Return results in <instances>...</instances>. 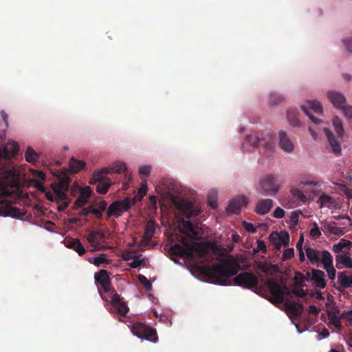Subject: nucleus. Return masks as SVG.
I'll return each mask as SVG.
<instances>
[{
  "mask_svg": "<svg viewBox=\"0 0 352 352\" xmlns=\"http://www.w3.org/2000/svg\"><path fill=\"white\" fill-rule=\"evenodd\" d=\"M340 318L342 319H345L346 322V326L351 327L352 326V310L351 311H345L341 315Z\"/></svg>",
  "mask_w": 352,
  "mask_h": 352,
  "instance_id": "nucleus-48",
  "label": "nucleus"
},
{
  "mask_svg": "<svg viewBox=\"0 0 352 352\" xmlns=\"http://www.w3.org/2000/svg\"><path fill=\"white\" fill-rule=\"evenodd\" d=\"M243 224L246 231L251 233H254L256 231V227L253 223L244 221Z\"/></svg>",
  "mask_w": 352,
  "mask_h": 352,
  "instance_id": "nucleus-59",
  "label": "nucleus"
},
{
  "mask_svg": "<svg viewBox=\"0 0 352 352\" xmlns=\"http://www.w3.org/2000/svg\"><path fill=\"white\" fill-rule=\"evenodd\" d=\"M136 197L133 199L125 197L123 200L116 201L111 203L107 210V217H120L124 212L128 211L135 203Z\"/></svg>",
  "mask_w": 352,
  "mask_h": 352,
  "instance_id": "nucleus-4",
  "label": "nucleus"
},
{
  "mask_svg": "<svg viewBox=\"0 0 352 352\" xmlns=\"http://www.w3.org/2000/svg\"><path fill=\"white\" fill-rule=\"evenodd\" d=\"M15 177V171L9 167L0 168V196L9 193L8 187L12 186Z\"/></svg>",
  "mask_w": 352,
  "mask_h": 352,
  "instance_id": "nucleus-7",
  "label": "nucleus"
},
{
  "mask_svg": "<svg viewBox=\"0 0 352 352\" xmlns=\"http://www.w3.org/2000/svg\"><path fill=\"white\" fill-rule=\"evenodd\" d=\"M273 206V201L271 199L259 200L256 206L255 212L258 214H265L270 212Z\"/></svg>",
  "mask_w": 352,
  "mask_h": 352,
  "instance_id": "nucleus-26",
  "label": "nucleus"
},
{
  "mask_svg": "<svg viewBox=\"0 0 352 352\" xmlns=\"http://www.w3.org/2000/svg\"><path fill=\"white\" fill-rule=\"evenodd\" d=\"M261 192L267 195H275L280 190L277 177L274 175H267L259 182Z\"/></svg>",
  "mask_w": 352,
  "mask_h": 352,
  "instance_id": "nucleus-6",
  "label": "nucleus"
},
{
  "mask_svg": "<svg viewBox=\"0 0 352 352\" xmlns=\"http://www.w3.org/2000/svg\"><path fill=\"white\" fill-rule=\"evenodd\" d=\"M340 109L343 110V113L346 118L348 119L352 118V106H346L344 104L343 107L340 108Z\"/></svg>",
  "mask_w": 352,
  "mask_h": 352,
  "instance_id": "nucleus-56",
  "label": "nucleus"
},
{
  "mask_svg": "<svg viewBox=\"0 0 352 352\" xmlns=\"http://www.w3.org/2000/svg\"><path fill=\"white\" fill-rule=\"evenodd\" d=\"M169 253L173 256L182 257L186 256L187 258H189L188 248L185 245L182 246L179 244H175L171 246L169 250Z\"/></svg>",
  "mask_w": 352,
  "mask_h": 352,
  "instance_id": "nucleus-31",
  "label": "nucleus"
},
{
  "mask_svg": "<svg viewBox=\"0 0 352 352\" xmlns=\"http://www.w3.org/2000/svg\"><path fill=\"white\" fill-rule=\"evenodd\" d=\"M278 146L287 153H292L294 149V145L285 131H278Z\"/></svg>",
  "mask_w": 352,
  "mask_h": 352,
  "instance_id": "nucleus-20",
  "label": "nucleus"
},
{
  "mask_svg": "<svg viewBox=\"0 0 352 352\" xmlns=\"http://www.w3.org/2000/svg\"><path fill=\"white\" fill-rule=\"evenodd\" d=\"M270 241L272 243L274 249L277 251L280 250L281 246H287L289 243V234L286 231L280 232L276 231L270 234Z\"/></svg>",
  "mask_w": 352,
  "mask_h": 352,
  "instance_id": "nucleus-13",
  "label": "nucleus"
},
{
  "mask_svg": "<svg viewBox=\"0 0 352 352\" xmlns=\"http://www.w3.org/2000/svg\"><path fill=\"white\" fill-rule=\"evenodd\" d=\"M339 313V310L336 307L332 308L327 313V316L329 320L338 318V314Z\"/></svg>",
  "mask_w": 352,
  "mask_h": 352,
  "instance_id": "nucleus-60",
  "label": "nucleus"
},
{
  "mask_svg": "<svg viewBox=\"0 0 352 352\" xmlns=\"http://www.w3.org/2000/svg\"><path fill=\"white\" fill-rule=\"evenodd\" d=\"M321 263L323 265V268L327 272L329 278L332 280H334L336 276V270L333 267V256L327 250L322 251Z\"/></svg>",
  "mask_w": 352,
  "mask_h": 352,
  "instance_id": "nucleus-14",
  "label": "nucleus"
},
{
  "mask_svg": "<svg viewBox=\"0 0 352 352\" xmlns=\"http://www.w3.org/2000/svg\"><path fill=\"white\" fill-rule=\"evenodd\" d=\"M291 193L294 198L300 200L302 202H305L308 199L307 197L303 193V192L298 188H293L291 190Z\"/></svg>",
  "mask_w": 352,
  "mask_h": 352,
  "instance_id": "nucleus-43",
  "label": "nucleus"
},
{
  "mask_svg": "<svg viewBox=\"0 0 352 352\" xmlns=\"http://www.w3.org/2000/svg\"><path fill=\"white\" fill-rule=\"evenodd\" d=\"M146 190H147V184H146V181H144L142 183L141 186L138 191V194H139L140 197H138V196H135L136 197L135 201L137 200H141L143 198V197L144 195H146Z\"/></svg>",
  "mask_w": 352,
  "mask_h": 352,
  "instance_id": "nucleus-51",
  "label": "nucleus"
},
{
  "mask_svg": "<svg viewBox=\"0 0 352 352\" xmlns=\"http://www.w3.org/2000/svg\"><path fill=\"white\" fill-rule=\"evenodd\" d=\"M155 232V224L153 221H149L144 229V233L140 242V245L146 246L151 241Z\"/></svg>",
  "mask_w": 352,
  "mask_h": 352,
  "instance_id": "nucleus-22",
  "label": "nucleus"
},
{
  "mask_svg": "<svg viewBox=\"0 0 352 352\" xmlns=\"http://www.w3.org/2000/svg\"><path fill=\"white\" fill-rule=\"evenodd\" d=\"M178 208L187 219L197 217L201 213V209L195 207L192 202L184 200L179 204Z\"/></svg>",
  "mask_w": 352,
  "mask_h": 352,
  "instance_id": "nucleus-16",
  "label": "nucleus"
},
{
  "mask_svg": "<svg viewBox=\"0 0 352 352\" xmlns=\"http://www.w3.org/2000/svg\"><path fill=\"white\" fill-rule=\"evenodd\" d=\"M58 182L52 184V188L58 201H67L69 185L71 182L67 170H58L56 175Z\"/></svg>",
  "mask_w": 352,
  "mask_h": 352,
  "instance_id": "nucleus-3",
  "label": "nucleus"
},
{
  "mask_svg": "<svg viewBox=\"0 0 352 352\" xmlns=\"http://www.w3.org/2000/svg\"><path fill=\"white\" fill-rule=\"evenodd\" d=\"M336 267L340 270L343 267L352 269V258L347 254H337L336 256Z\"/></svg>",
  "mask_w": 352,
  "mask_h": 352,
  "instance_id": "nucleus-30",
  "label": "nucleus"
},
{
  "mask_svg": "<svg viewBox=\"0 0 352 352\" xmlns=\"http://www.w3.org/2000/svg\"><path fill=\"white\" fill-rule=\"evenodd\" d=\"M294 256V248H287L284 250L282 261H286Z\"/></svg>",
  "mask_w": 352,
  "mask_h": 352,
  "instance_id": "nucleus-50",
  "label": "nucleus"
},
{
  "mask_svg": "<svg viewBox=\"0 0 352 352\" xmlns=\"http://www.w3.org/2000/svg\"><path fill=\"white\" fill-rule=\"evenodd\" d=\"M92 190L89 186H86L80 189V195L74 201V209H78L84 206L87 202L89 198L91 197Z\"/></svg>",
  "mask_w": 352,
  "mask_h": 352,
  "instance_id": "nucleus-21",
  "label": "nucleus"
},
{
  "mask_svg": "<svg viewBox=\"0 0 352 352\" xmlns=\"http://www.w3.org/2000/svg\"><path fill=\"white\" fill-rule=\"evenodd\" d=\"M351 244H352V243L351 241L345 239H341L338 243L334 244L333 245L332 250L335 253L339 254L340 252H343L344 248L350 250V248L351 247Z\"/></svg>",
  "mask_w": 352,
  "mask_h": 352,
  "instance_id": "nucleus-38",
  "label": "nucleus"
},
{
  "mask_svg": "<svg viewBox=\"0 0 352 352\" xmlns=\"http://www.w3.org/2000/svg\"><path fill=\"white\" fill-rule=\"evenodd\" d=\"M33 175L34 177L40 179L41 182H44L45 180V175L44 173L40 170H34Z\"/></svg>",
  "mask_w": 352,
  "mask_h": 352,
  "instance_id": "nucleus-64",
  "label": "nucleus"
},
{
  "mask_svg": "<svg viewBox=\"0 0 352 352\" xmlns=\"http://www.w3.org/2000/svg\"><path fill=\"white\" fill-rule=\"evenodd\" d=\"M25 157L27 162L33 163L38 160V155L31 147H28L25 153Z\"/></svg>",
  "mask_w": 352,
  "mask_h": 352,
  "instance_id": "nucleus-42",
  "label": "nucleus"
},
{
  "mask_svg": "<svg viewBox=\"0 0 352 352\" xmlns=\"http://www.w3.org/2000/svg\"><path fill=\"white\" fill-rule=\"evenodd\" d=\"M133 335L140 338L146 339L155 342L157 340L156 330L142 322L134 323L131 329Z\"/></svg>",
  "mask_w": 352,
  "mask_h": 352,
  "instance_id": "nucleus-5",
  "label": "nucleus"
},
{
  "mask_svg": "<svg viewBox=\"0 0 352 352\" xmlns=\"http://www.w3.org/2000/svg\"><path fill=\"white\" fill-rule=\"evenodd\" d=\"M325 274L320 270L312 269L310 280L315 282L316 287L324 289L327 285V281L324 278Z\"/></svg>",
  "mask_w": 352,
  "mask_h": 352,
  "instance_id": "nucleus-23",
  "label": "nucleus"
},
{
  "mask_svg": "<svg viewBox=\"0 0 352 352\" xmlns=\"http://www.w3.org/2000/svg\"><path fill=\"white\" fill-rule=\"evenodd\" d=\"M66 246L76 251L80 256L85 253V249L79 239H75L66 242Z\"/></svg>",
  "mask_w": 352,
  "mask_h": 352,
  "instance_id": "nucleus-34",
  "label": "nucleus"
},
{
  "mask_svg": "<svg viewBox=\"0 0 352 352\" xmlns=\"http://www.w3.org/2000/svg\"><path fill=\"white\" fill-rule=\"evenodd\" d=\"M138 280L140 282V283L142 285H144V287H145V289L147 290V291H150L151 290V288H152V285H151V283H150V281L146 278V276H144V275H139L138 276Z\"/></svg>",
  "mask_w": 352,
  "mask_h": 352,
  "instance_id": "nucleus-49",
  "label": "nucleus"
},
{
  "mask_svg": "<svg viewBox=\"0 0 352 352\" xmlns=\"http://www.w3.org/2000/svg\"><path fill=\"white\" fill-rule=\"evenodd\" d=\"M302 213L300 210L293 211L290 216L291 222L296 226L299 221V216Z\"/></svg>",
  "mask_w": 352,
  "mask_h": 352,
  "instance_id": "nucleus-52",
  "label": "nucleus"
},
{
  "mask_svg": "<svg viewBox=\"0 0 352 352\" xmlns=\"http://www.w3.org/2000/svg\"><path fill=\"white\" fill-rule=\"evenodd\" d=\"M19 151V145L17 142L12 141L8 146L0 149V161L1 160H8L15 156Z\"/></svg>",
  "mask_w": 352,
  "mask_h": 352,
  "instance_id": "nucleus-19",
  "label": "nucleus"
},
{
  "mask_svg": "<svg viewBox=\"0 0 352 352\" xmlns=\"http://www.w3.org/2000/svg\"><path fill=\"white\" fill-rule=\"evenodd\" d=\"M257 248L256 249H254V252L256 253L258 251H261L263 253H266L267 248L265 243L263 241L258 240L257 241Z\"/></svg>",
  "mask_w": 352,
  "mask_h": 352,
  "instance_id": "nucleus-53",
  "label": "nucleus"
},
{
  "mask_svg": "<svg viewBox=\"0 0 352 352\" xmlns=\"http://www.w3.org/2000/svg\"><path fill=\"white\" fill-rule=\"evenodd\" d=\"M343 43L346 50L349 52H352V37L343 39Z\"/></svg>",
  "mask_w": 352,
  "mask_h": 352,
  "instance_id": "nucleus-63",
  "label": "nucleus"
},
{
  "mask_svg": "<svg viewBox=\"0 0 352 352\" xmlns=\"http://www.w3.org/2000/svg\"><path fill=\"white\" fill-rule=\"evenodd\" d=\"M182 226L184 232L188 234H191L192 238L196 239L197 232L195 230V228L190 220L182 221Z\"/></svg>",
  "mask_w": 352,
  "mask_h": 352,
  "instance_id": "nucleus-40",
  "label": "nucleus"
},
{
  "mask_svg": "<svg viewBox=\"0 0 352 352\" xmlns=\"http://www.w3.org/2000/svg\"><path fill=\"white\" fill-rule=\"evenodd\" d=\"M126 172H127L126 164L124 163L118 162L113 164L110 167L102 168L100 170V171L94 173L90 182V184H94L98 182V184L96 186V191L100 194L104 195L109 190V188L111 186L112 182L110 178L107 177L104 175L114 173H120Z\"/></svg>",
  "mask_w": 352,
  "mask_h": 352,
  "instance_id": "nucleus-2",
  "label": "nucleus"
},
{
  "mask_svg": "<svg viewBox=\"0 0 352 352\" xmlns=\"http://www.w3.org/2000/svg\"><path fill=\"white\" fill-rule=\"evenodd\" d=\"M93 264L96 266H100L102 263L109 264L110 261L106 258V255L104 254H101L100 256H96L93 258Z\"/></svg>",
  "mask_w": 352,
  "mask_h": 352,
  "instance_id": "nucleus-46",
  "label": "nucleus"
},
{
  "mask_svg": "<svg viewBox=\"0 0 352 352\" xmlns=\"http://www.w3.org/2000/svg\"><path fill=\"white\" fill-rule=\"evenodd\" d=\"M303 184L305 186H307V188H306L305 191L310 192V194L308 195V199H314V196L318 195L320 192V190L316 188L318 186V182L309 181L305 182Z\"/></svg>",
  "mask_w": 352,
  "mask_h": 352,
  "instance_id": "nucleus-36",
  "label": "nucleus"
},
{
  "mask_svg": "<svg viewBox=\"0 0 352 352\" xmlns=\"http://www.w3.org/2000/svg\"><path fill=\"white\" fill-rule=\"evenodd\" d=\"M284 97L276 93H272L270 95L269 102L271 105H276L284 100Z\"/></svg>",
  "mask_w": 352,
  "mask_h": 352,
  "instance_id": "nucleus-45",
  "label": "nucleus"
},
{
  "mask_svg": "<svg viewBox=\"0 0 352 352\" xmlns=\"http://www.w3.org/2000/svg\"><path fill=\"white\" fill-rule=\"evenodd\" d=\"M333 125L338 138L342 140L344 133V130L343 129L341 119L337 116L335 117L333 119Z\"/></svg>",
  "mask_w": 352,
  "mask_h": 352,
  "instance_id": "nucleus-41",
  "label": "nucleus"
},
{
  "mask_svg": "<svg viewBox=\"0 0 352 352\" xmlns=\"http://www.w3.org/2000/svg\"><path fill=\"white\" fill-rule=\"evenodd\" d=\"M324 132L325 133L329 144L331 146L332 151L335 154H340L341 152V146L340 140L336 138L333 133L329 129L324 128Z\"/></svg>",
  "mask_w": 352,
  "mask_h": 352,
  "instance_id": "nucleus-28",
  "label": "nucleus"
},
{
  "mask_svg": "<svg viewBox=\"0 0 352 352\" xmlns=\"http://www.w3.org/2000/svg\"><path fill=\"white\" fill-rule=\"evenodd\" d=\"M266 284L276 302H282L284 300V289L285 287L281 285L278 282L274 279H269Z\"/></svg>",
  "mask_w": 352,
  "mask_h": 352,
  "instance_id": "nucleus-15",
  "label": "nucleus"
},
{
  "mask_svg": "<svg viewBox=\"0 0 352 352\" xmlns=\"http://www.w3.org/2000/svg\"><path fill=\"white\" fill-rule=\"evenodd\" d=\"M285 306L288 313L292 316H300L302 314L303 305L300 302L287 300L285 302Z\"/></svg>",
  "mask_w": 352,
  "mask_h": 352,
  "instance_id": "nucleus-25",
  "label": "nucleus"
},
{
  "mask_svg": "<svg viewBox=\"0 0 352 352\" xmlns=\"http://www.w3.org/2000/svg\"><path fill=\"white\" fill-rule=\"evenodd\" d=\"M306 256L313 265H317L321 262L322 251L320 252L316 249L307 247L305 248Z\"/></svg>",
  "mask_w": 352,
  "mask_h": 352,
  "instance_id": "nucleus-29",
  "label": "nucleus"
},
{
  "mask_svg": "<svg viewBox=\"0 0 352 352\" xmlns=\"http://www.w3.org/2000/svg\"><path fill=\"white\" fill-rule=\"evenodd\" d=\"M245 143L250 144L253 148H256L260 144V140L257 135H248L245 137Z\"/></svg>",
  "mask_w": 352,
  "mask_h": 352,
  "instance_id": "nucleus-44",
  "label": "nucleus"
},
{
  "mask_svg": "<svg viewBox=\"0 0 352 352\" xmlns=\"http://www.w3.org/2000/svg\"><path fill=\"white\" fill-rule=\"evenodd\" d=\"M340 316L338 318H333L329 320V323L333 325L337 329L341 331L342 329V326L340 322Z\"/></svg>",
  "mask_w": 352,
  "mask_h": 352,
  "instance_id": "nucleus-54",
  "label": "nucleus"
},
{
  "mask_svg": "<svg viewBox=\"0 0 352 352\" xmlns=\"http://www.w3.org/2000/svg\"><path fill=\"white\" fill-rule=\"evenodd\" d=\"M151 172V167L149 166H144L140 168L139 174L140 175L148 176Z\"/></svg>",
  "mask_w": 352,
  "mask_h": 352,
  "instance_id": "nucleus-61",
  "label": "nucleus"
},
{
  "mask_svg": "<svg viewBox=\"0 0 352 352\" xmlns=\"http://www.w3.org/2000/svg\"><path fill=\"white\" fill-rule=\"evenodd\" d=\"M285 212L280 207H277L275 208L273 212V217L277 219L283 218L285 216Z\"/></svg>",
  "mask_w": 352,
  "mask_h": 352,
  "instance_id": "nucleus-57",
  "label": "nucleus"
},
{
  "mask_svg": "<svg viewBox=\"0 0 352 352\" xmlns=\"http://www.w3.org/2000/svg\"><path fill=\"white\" fill-rule=\"evenodd\" d=\"M248 204V199L245 196H237L230 201L227 212L229 214H238L240 212L241 207Z\"/></svg>",
  "mask_w": 352,
  "mask_h": 352,
  "instance_id": "nucleus-17",
  "label": "nucleus"
},
{
  "mask_svg": "<svg viewBox=\"0 0 352 352\" xmlns=\"http://www.w3.org/2000/svg\"><path fill=\"white\" fill-rule=\"evenodd\" d=\"M308 311L310 314H313L314 316H318L320 311V309L316 307L314 305H309L308 308Z\"/></svg>",
  "mask_w": 352,
  "mask_h": 352,
  "instance_id": "nucleus-62",
  "label": "nucleus"
},
{
  "mask_svg": "<svg viewBox=\"0 0 352 352\" xmlns=\"http://www.w3.org/2000/svg\"><path fill=\"white\" fill-rule=\"evenodd\" d=\"M111 312L117 314L120 317H125L129 309L124 301L123 298L117 293L113 294L111 296Z\"/></svg>",
  "mask_w": 352,
  "mask_h": 352,
  "instance_id": "nucleus-11",
  "label": "nucleus"
},
{
  "mask_svg": "<svg viewBox=\"0 0 352 352\" xmlns=\"http://www.w3.org/2000/svg\"><path fill=\"white\" fill-rule=\"evenodd\" d=\"M327 96L333 105L337 109H340L346 104V98L344 95L340 92L329 91Z\"/></svg>",
  "mask_w": 352,
  "mask_h": 352,
  "instance_id": "nucleus-24",
  "label": "nucleus"
},
{
  "mask_svg": "<svg viewBox=\"0 0 352 352\" xmlns=\"http://www.w3.org/2000/svg\"><path fill=\"white\" fill-rule=\"evenodd\" d=\"M106 236L104 232L101 230H91L87 236V240L94 250H102L104 249V245L102 244L104 242Z\"/></svg>",
  "mask_w": 352,
  "mask_h": 352,
  "instance_id": "nucleus-12",
  "label": "nucleus"
},
{
  "mask_svg": "<svg viewBox=\"0 0 352 352\" xmlns=\"http://www.w3.org/2000/svg\"><path fill=\"white\" fill-rule=\"evenodd\" d=\"M236 285L246 288L253 289L258 286V278L251 272H242L236 275L233 279Z\"/></svg>",
  "mask_w": 352,
  "mask_h": 352,
  "instance_id": "nucleus-8",
  "label": "nucleus"
},
{
  "mask_svg": "<svg viewBox=\"0 0 352 352\" xmlns=\"http://www.w3.org/2000/svg\"><path fill=\"white\" fill-rule=\"evenodd\" d=\"M94 208L92 206L91 214H94L97 218L100 219L102 216V213L107 210V202L104 200L100 201Z\"/></svg>",
  "mask_w": 352,
  "mask_h": 352,
  "instance_id": "nucleus-39",
  "label": "nucleus"
},
{
  "mask_svg": "<svg viewBox=\"0 0 352 352\" xmlns=\"http://www.w3.org/2000/svg\"><path fill=\"white\" fill-rule=\"evenodd\" d=\"M318 203L320 204V208L326 207L330 209L338 208V204L335 199L324 192H322L320 195Z\"/></svg>",
  "mask_w": 352,
  "mask_h": 352,
  "instance_id": "nucleus-27",
  "label": "nucleus"
},
{
  "mask_svg": "<svg viewBox=\"0 0 352 352\" xmlns=\"http://www.w3.org/2000/svg\"><path fill=\"white\" fill-rule=\"evenodd\" d=\"M298 111L296 108H290L287 111V119L289 124L294 127H299L300 126L298 120Z\"/></svg>",
  "mask_w": 352,
  "mask_h": 352,
  "instance_id": "nucleus-33",
  "label": "nucleus"
},
{
  "mask_svg": "<svg viewBox=\"0 0 352 352\" xmlns=\"http://www.w3.org/2000/svg\"><path fill=\"white\" fill-rule=\"evenodd\" d=\"M292 292L294 294L300 298H302L307 295V292L301 287H295L293 289Z\"/></svg>",
  "mask_w": 352,
  "mask_h": 352,
  "instance_id": "nucleus-58",
  "label": "nucleus"
},
{
  "mask_svg": "<svg viewBox=\"0 0 352 352\" xmlns=\"http://www.w3.org/2000/svg\"><path fill=\"white\" fill-rule=\"evenodd\" d=\"M96 283L99 284L106 293L111 292V280L109 273L105 270H101L94 275Z\"/></svg>",
  "mask_w": 352,
  "mask_h": 352,
  "instance_id": "nucleus-18",
  "label": "nucleus"
},
{
  "mask_svg": "<svg viewBox=\"0 0 352 352\" xmlns=\"http://www.w3.org/2000/svg\"><path fill=\"white\" fill-rule=\"evenodd\" d=\"M69 166L72 173H77L85 168V162L83 160H78L73 157L69 161Z\"/></svg>",
  "mask_w": 352,
  "mask_h": 352,
  "instance_id": "nucleus-37",
  "label": "nucleus"
},
{
  "mask_svg": "<svg viewBox=\"0 0 352 352\" xmlns=\"http://www.w3.org/2000/svg\"><path fill=\"white\" fill-rule=\"evenodd\" d=\"M239 269V264L233 258H230L212 266L206 267L204 274L212 278L214 283L228 285L231 284L230 278L236 275Z\"/></svg>",
  "mask_w": 352,
  "mask_h": 352,
  "instance_id": "nucleus-1",
  "label": "nucleus"
},
{
  "mask_svg": "<svg viewBox=\"0 0 352 352\" xmlns=\"http://www.w3.org/2000/svg\"><path fill=\"white\" fill-rule=\"evenodd\" d=\"M182 244L188 248L189 258H192L194 253H196L199 258H204L208 252V246L200 242H190L188 239L184 237L182 240Z\"/></svg>",
  "mask_w": 352,
  "mask_h": 352,
  "instance_id": "nucleus-10",
  "label": "nucleus"
},
{
  "mask_svg": "<svg viewBox=\"0 0 352 352\" xmlns=\"http://www.w3.org/2000/svg\"><path fill=\"white\" fill-rule=\"evenodd\" d=\"M301 109L314 123L318 124L322 122L320 119L312 114V111L316 114H321L323 111L322 106L318 101L307 100L301 106Z\"/></svg>",
  "mask_w": 352,
  "mask_h": 352,
  "instance_id": "nucleus-9",
  "label": "nucleus"
},
{
  "mask_svg": "<svg viewBox=\"0 0 352 352\" xmlns=\"http://www.w3.org/2000/svg\"><path fill=\"white\" fill-rule=\"evenodd\" d=\"M217 197V192L215 190H211L208 195V204L212 208H216L217 207V202L215 199Z\"/></svg>",
  "mask_w": 352,
  "mask_h": 352,
  "instance_id": "nucleus-47",
  "label": "nucleus"
},
{
  "mask_svg": "<svg viewBox=\"0 0 352 352\" xmlns=\"http://www.w3.org/2000/svg\"><path fill=\"white\" fill-rule=\"evenodd\" d=\"M310 235L313 237L318 238L321 235V232L316 223H314V227L311 229Z\"/></svg>",
  "mask_w": 352,
  "mask_h": 352,
  "instance_id": "nucleus-55",
  "label": "nucleus"
},
{
  "mask_svg": "<svg viewBox=\"0 0 352 352\" xmlns=\"http://www.w3.org/2000/svg\"><path fill=\"white\" fill-rule=\"evenodd\" d=\"M338 281L342 288L352 287V275L347 276L346 272H338Z\"/></svg>",
  "mask_w": 352,
  "mask_h": 352,
  "instance_id": "nucleus-35",
  "label": "nucleus"
},
{
  "mask_svg": "<svg viewBox=\"0 0 352 352\" xmlns=\"http://www.w3.org/2000/svg\"><path fill=\"white\" fill-rule=\"evenodd\" d=\"M336 222L325 223L323 225V231L328 232L331 234L340 236L344 234V230L343 228H340L336 226Z\"/></svg>",
  "mask_w": 352,
  "mask_h": 352,
  "instance_id": "nucleus-32",
  "label": "nucleus"
}]
</instances>
